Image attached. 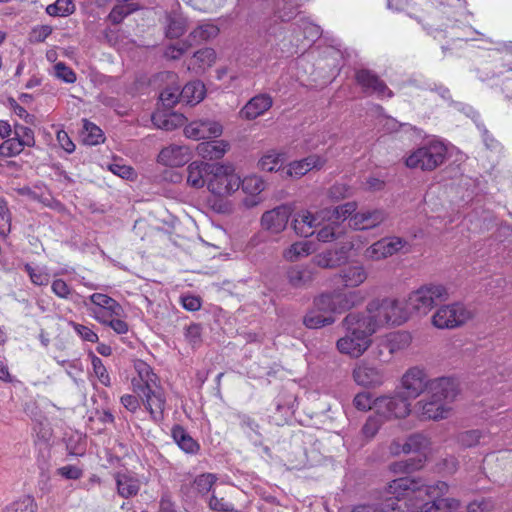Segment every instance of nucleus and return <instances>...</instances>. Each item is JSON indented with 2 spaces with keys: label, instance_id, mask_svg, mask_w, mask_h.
Instances as JSON below:
<instances>
[{
  "label": "nucleus",
  "instance_id": "39",
  "mask_svg": "<svg viewBox=\"0 0 512 512\" xmlns=\"http://www.w3.org/2000/svg\"><path fill=\"white\" fill-rule=\"evenodd\" d=\"M315 250L316 248L312 241H297L283 251V258L288 262H296L301 258L309 256Z\"/></svg>",
  "mask_w": 512,
  "mask_h": 512
},
{
  "label": "nucleus",
  "instance_id": "57",
  "mask_svg": "<svg viewBox=\"0 0 512 512\" xmlns=\"http://www.w3.org/2000/svg\"><path fill=\"white\" fill-rule=\"evenodd\" d=\"M364 256L366 259L371 261H378L387 257L392 256L389 250L386 248L383 239L373 243L369 246L365 252Z\"/></svg>",
  "mask_w": 512,
  "mask_h": 512
},
{
  "label": "nucleus",
  "instance_id": "40",
  "mask_svg": "<svg viewBox=\"0 0 512 512\" xmlns=\"http://www.w3.org/2000/svg\"><path fill=\"white\" fill-rule=\"evenodd\" d=\"M405 454L418 453L424 461L426 453L430 450V440L422 434H413L403 443Z\"/></svg>",
  "mask_w": 512,
  "mask_h": 512
},
{
  "label": "nucleus",
  "instance_id": "43",
  "mask_svg": "<svg viewBox=\"0 0 512 512\" xmlns=\"http://www.w3.org/2000/svg\"><path fill=\"white\" fill-rule=\"evenodd\" d=\"M180 95H182V102L188 105H195L204 99L206 89L202 82L192 81L182 88Z\"/></svg>",
  "mask_w": 512,
  "mask_h": 512
},
{
  "label": "nucleus",
  "instance_id": "51",
  "mask_svg": "<svg viewBox=\"0 0 512 512\" xmlns=\"http://www.w3.org/2000/svg\"><path fill=\"white\" fill-rule=\"evenodd\" d=\"M493 44L492 50L498 52L501 55V61L503 67L507 71H512V42L511 41H497L491 42Z\"/></svg>",
  "mask_w": 512,
  "mask_h": 512
},
{
  "label": "nucleus",
  "instance_id": "63",
  "mask_svg": "<svg viewBox=\"0 0 512 512\" xmlns=\"http://www.w3.org/2000/svg\"><path fill=\"white\" fill-rule=\"evenodd\" d=\"M53 70V75L65 83L71 84L74 83L77 79L75 72L64 62L56 63L53 67Z\"/></svg>",
  "mask_w": 512,
  "mask_h": 512
},
{
  "label": "nucleus",
  "instance_id": "41",
  "mask_svg": "<svg viewBox=\"0 0 512 512\" xmlns=\"http://www.w3.org/2000/svg\"><path fill=\"white\" fill-rule=\"evenodd\" d=\"M216 52L212 48H203L193 55L191 66L196 73L205 72L216 62Z\"/></svg>",
  "mask_w": 512,
  "mask_h": 512
},
{
  "label": "nucleus",
  "instance_id": "56",
  "mask_svg": "<svg viewBox=\"0 0 512 512\" xmlns=\"http://www.w3.org/2000/svg\"><path fill=\"white\" fill-rule=\"evenodd\" d=\"M240 186L246 194L257 195L265 189V182L256 175H250L241 180Z\"/></svg>",
  "mask_w": 512,
  "mask_h": 512
},
{
  "label": "nucleus",
  "instance_id": "45",
  "mask_svg": "<svg viewBox=\"0 0 512 512\" xmlns=\"http://www.w3.org/2000/svg\"><path fill=\"white\" fill-rule=\"evenodd\" d=\"M88 301L89 303L85 301L84 304L87 307L89 314H92L93 311H100L102 309L114 311L111 306L117 302L114 298L103 293H93L88 297Z\"/></svg>",
  "mask_w": 512,
  "mask_h": 512
},
{
  "label": "nucleus",
  "instance_id": "21",
  "mask_svg": "<svg viewBox=\"0 0 512 512\" xmlns=\"http://www.w3.org/2000/svg\"><path fill=\"white\" fill-rule=\"evenodd\" d=\"M356 81L364 92L376 95L378 98H391L393 92L376 74L370 70L362 69L356 73Z\"/></svg>",
  "mask_w": 512,
  "mask_h": 512
},
{
  "label": "nucleus",
  "instance_id": "38",
  "mask_svg": "<svg viewBox=\"0 0 512 512\" xmlns=\"http://www.w3.org/2000/svg\"><path fill=\"white\" fill-rule=\"evenodd\" d=\"M171 435L178 447L187 454H196L200 445L194 440L188 432L180 425L173 426Z\"/></svg>",
  "mask_w": 512,
  "mask_h": 512
},
{
  "label": "nucleus",
  "instance_id": "19",
  "mask_svg": "<svg viewBox=\"0 0 512 512\" xmlns=\"http://www.w3.org/2000/svg\"><path fill=\"white\" fill-rule=\"evenodd\" d=\"M324 221L320 216V211L312 213L304 209L294 214L291 227L297 236L307 238L312 236L315 233V229Z\"/></svg>",
  "mask_w": 512,
  "mask_h": 512
},
{
  "label": "nucleus",
  "instance_id": "4",
  "mask_svg": "<svg viewBox=\"0 0 512 512\" xmlns=\"http://www.w3.org/2000/svg\"><path fill=\"white\" fill-rule=\"evenodd\" d=\"M342 324L346 334L337 341V349L342 354L355 358L360 357L371 345L373 334L365 326H362L357 313H349L343 319Z\"/></svg>",
  "mask_w": 512,
  "mask_h": 512
},
{
  "label": "nucleus",
  "instance_id": "20",
  "mask_svg": "<svg viewBox=\"0 0 512 512\" xmlns=\"http://www.w3.org/2000/svg\"><path fill=\"white\" fill-rule=\"evenodd\" d=\"M138 394L142 395L144 406L149 411L151 418L155 422H161L164 419L166 407V397L163 389L157 385Z\"/></svg>",
  "mask_w": 512,
  "mask_h": 512
},
{
  "label": "nucleus",
  "instance_id": "47",
  "mask_svg": "<svg viewBox=\"0 0 512 512\" xmlns=\"http://www.w3.org/2000/svg\"><path fill=\"white\" fill-rule=\"evenodd\" d=\"M284 160V154L270 150L260 158L258 166L261 170L272 172L277 170L283 164Z\"/></svg>",
  "mask_w": 512,
  "mask_h": 512
},
{
  "label": "nucleus",
  "instance_id": "26",
  "mask_svg": "<svg viewBox=\"0 0 512 512\" xmlns=\"http://www.w3.org/2000/svg\"><path fill=\"white\" fill-rule=\"evenodd\" d=\"M214 163L193 161L187 167V184L196 189L207 186Z\"/></svg>",
  "mask_w": 512,
  "mask_h": 512
},
{
  "label": "nucleus",
  "instance_id": "27",
  "mask_svg": "<svg viewBox=\"0 0 512 512\" xmlns=\"http://www.w3.org/2000/svg\"><path fill=\"white\" fill-rule=\"evenodd\" d=\"M273 100L268 94H258L251 98L240 110V117L254 120L271 108Z\"/></svg>",
  "mask_w": 512,
  "mask_h": 512
},
{
  "label": "nucleus",
  "instance_id": "10",
  "mask_svg": "<svg viewBox=\"0 0 512 512\" xmlns=\"http://www.w3.org/2000/svg\"><path fill=\"white\" fill-rule=\"evenodd\" d=\"M374 410L386 419L404 418L410 413V402L400 393L383 395L374 400Z\"/></svg>",
  "mask_w": 512,
  "mask_h": 512
},
{
  "label": "nucleus",
  "instance_id": "50",
  "mask_svg": "<svg viewBox=\"0 0 512 512\" xmlns=\"http://www.w3.org/2000/svg\"><path fill=\"white\" fill-rule=\"evenodd\" d=\"M37 504L32 496H23L6 506L2 512H36Z\"/></svg>",
  "mask_w": 512,
  "mask_h": 512
},
{
  "label": "nucleus",
  "instance_id": "23",
  "mask_svg": "<svg viewBox=\"0 0 512 512\" xmlns=\"http://www.w3.org/2000/svg\"><path fill=\"white\" fill-rule=\"evenodd\" d=\"M134 369L137 376L131 380V385L135 393H140L143 390L158 385V377L153 372L152 368L142 360H136L134 362Z\"/></svg>",
  "mask_w": 512,
  "mask_h": 512
},
{
  "label": "nucleus",
  "instance_id": "46",
  "mask_svg": "<svg viewBox=\"0 0 512 512\" xmlns=\"http://www.w3.org/2000/svg\"><path fill=\"white\" fill-rule=\"evenodd\" d=\"M322 311L316 310L309 312L304 318V324L310 329H317L335 322L334 316L329 313L328 315L321 314Z\"/></svg>",
  "mask_w": 512,
  "mask_h": 512
},
{
  "label": "nucleus",
  "instance_id": "13",
  "mask_svg": "<svg viewBox=\"0 0 512 512\" xmlns=\"http://www.w3.org/2000/svg\"><path fill=\"white\" fill-rule=\"evenodd\" d=\"M470 318V312L461 303L441 306L433 315L432 323L439 329L454 328Z\"/></svg>",
  "mask_w": 512,
  "mask_h": 512
},
{
  "label": "nucleus",
  "instance_id": "24",
  "mask_svg": "<svg viewBox=\"0 0 512 512\" xmlns=\"http://www.w3.org/2000/svg\"><path fill=\"white\" fill-rule=\"evenodd\" d=\"M191 157L189 147L185 145H169L163 148L158 155V162L170 167H179L186 164Z\"/></svg>",
  "mask_w": 512,
  "mask_h": 512
},
{
  "label": "nucleus",
  "instance_id": "18",
  "mask_svg": "<svg viewBox=\"0 0 512 512\" xmlns=\"http://www.w3.org/2000/svg\"><path fill=\"white\" fill-rule=\"evenodd\" d=\"M223 133V126L220 122L212 119H199L190 122L184 128L187 138L193 140L218 138Z\"/></svg>",
  "mask_w": 512,
  "mask_h": 512
},
{
  "label": "nucleus",
  "instance_id": "15",
  "mask_svg": "<svg viewBox=\"0 0 512 512\" xmlns=\"http://www.w3.org/2000/svg\"><path fill=\"white\" fill-rule=\"evenodd\" d=\"M290 42L293 46L299 47L306 40L307 45L318 39L322 33L321 28L313 23L308 17L299 14L298 19L292 24Z\"/></svg>",
  "mask_w": 512,
  "mask_h": 512
},
{
  "label": "nucleus",
  "instance_id": "28",
  "mask_svg": "<svg viewBox=\"0 0 512 512\" xmlns=\"http://www.w3.org/2000/svg\"><path fill=\"white\" fill-rule=\"evenodd\" d=\"M114 478L119 496L128 499L138 494L141 488V481L135 473L121 471L117 472Z\"/></svg>",
  "mask_w": 512,
  "mask_h": 512
},
{
  "label": "nucleus",
  "instance_id": "64",
  "mask_svg": "<svg viewBox=\"0 0 512 512\" xmlns=\"http://www.w3.org/2000/svg\"><path fill=\"white\" fill-rule=\"evenodd\" d=\"M216 480L217 477L215 474L203 473L195 478L194 485L199 493L206 494L211 490Z\"/></svg>",
  "mask_w": 512,
  "mask_h": 512
},
{
  "label": "nucleus",
  "instance_id": "16",
  "mask_svg": "<svg viewBox=\"0 0 512 512\" xmlns=\"http://www.w3.org/2000/svg\"><path fill=\"white\" fill-rule=\"evenodd\" d=\"M292 213L293 207L291 205H279L272 210L263 213L261 217V225L263 229L270 233L279 234L285 230Z\"/></svg>",
  "mask_w": 512,
  "mask_h": 512
},
{
  "label": "nucleus",
  "instance_id": "61",
  "mask_svg": "<svg viewBox=\"0 0 512 512\" xmlns=\"http://www.w3.org/2000/svg\"><path fill=\"white\" fill-rule=\"evenodd\" d=\"M179 86H168L160 93V100L166 107H172L177 102L182 101Z\"/></svg>",
  "mask_w": 512,
  "mask_h": 512
},
{
  "label": "nucleus",
  "instance_id": "11",
  "mask_svg": "<svg viewBox=\"0 0 512 512\" xmlns=\"http://www.w3.org/2000/svg\"><path fill=\"white\" fill-rule=\"evenodd\" d=\"M308 1L309 0H282V4L278 6L274 18H269L263 22L262 28L265 33L275 38L279 37L282 34L283 28L277 22V19L282 22L294 19L300 14L298 9Z\"/></svg>",
  "mask_w": 512,
  "mask_h": 512
},
{
  "label": "nucleus",
  "instance_id": "25",
  "mask_svg": "<svg viewBox=\"0 0 512 512\" xmlns=\"http://www.w3.org/2000/svg\"><path fill=\"white\" fill-rule=\"evenodd\" d=\"M386 219L382 209L367 210L355 213L349 219V226L355 230H367L381 224Z\"/></svg>",
  "mask_w": 512,
  "mask_h": 512
},
{
  "label": "nucleus",
  "instance_id": "22",
  "mask_svg": "<svg viewBox=\"0 0 512 512\" xmlns=\"http://www.w3.org/2000/svg\"><path fill=\"white\" fill-rule=\"evenodd\" d=\"M353 379L360 386L376 387L384 382V373L380 368L362 362L354 368Z\"/></svg>",
  "mask_w": 512,
  "mask_h": 512
},
{
  "label": "nucleus",
  "instance_id": "9",
  "mask_svg": "<svg viewBox=\"0 0 512 512\" xmlns=\"http://www.w3.org/2000/svg\"><path fill=\"white\" fill-rule=\"evenodd\" d=\"M448 290L442 284H427L412 291L407 299V305L415 312L426 315L438 303L448 299Z\"/></svg>",
  "mask_w": 512,
  "mask_h": 512
},
{
  "label": "nucleus",
  "instance_id": "37",
  "mask_svg": "<svg viewBox=\"0 0 512 512\" xmlns=\"http://www.w3.org/2000/svg\"><path fill=\"white\" fill-rule=\"evenodd\" d=\"M432 5H437V8L442 11V14H447V20L451 21V16H458L460 18L468 16L469 13L466 9V0H428Z\"/></svg>",
  "mask_w": 512,
  "mask_h": 512
},
{
  "label": "nucleus",
  "instance_id": "58",
  "mask_svg": "<svg viewBox=\"0 0 512 512\" xmlns=\"http://www.w3.org/2000/svg\"><path fill=\"white\" fill-rule=\"evenodd\" d=\"M102 38L108 45L117 49L122 48L126 43H128V41H126L127 37L124 36L123 32L113 28L104 29L102 32Z\"/></svg>",
  "mask_w": 512,
  "mask_h": 512
},
{
  "label": "nucleus",
  "instance_id": "7",
  "mask_svg": "<svg viewBox=\"0 0 512 512\" xmlns=\"http://www.w3.org/2000/svg\"><path fill=\"white\" fill-rule=\"evenodd\" d=\"M240 183L233 165L214 163L206 188L214 197L225 198L236 192Z\"/></svg>",
  "mask_w": 512,
  "mask_h": 512
},
{
  "label": "nucleus",
  "instance_id": "30",
  "mask_svg": "<svg viewBox=\"0 0 512 512\" xmlns=\"http://www.w3.org/2000/svg\"><path fill=\"white\" fill-rule=\"evenodd\" d=\"M288 283L293 288H305L315 278V270L310 265H294L286 272Z\"/></svg>",
  "mask_w": 512,
  "mask_h": 512
},
{
  "label": "nucleus",
  "instance_id": "42",
  "mask_svg": "<svg viewBox=\"0 0 512 512\" xmlns=\"http://www.w3.org/2000/svg\"><path fill=\"white\" fill-rule=\"evenodd\" d=\"M219 34V28L213 23H201L191 31L188 36L190 45H197L215 38Z\"/></svg>",
  "mask_w": 512,
  "mask_h": 512
},
{
  "label": "nucleus",
  "instance_id": "17",
  "mask_svg": "<svg viewBox=\"0 0 512 512\" xmlns=\"http://www.w3.org/2000/svg\"><path fill=\"white\" fill-rule=\"evenodd\" d=\"M431 381L423 369L412 367L402 376L401 385L408 397L417 398L424 391H429Z\"/></svg>",
  "mask_w": 512,
  "mask_h": 512
},
{
  "label": "nucleus",
  "instance_id": "44",
  "mask_svg": "<svg viewBox=\"0 0 512 512\" xmlns=\"http://www.w3.org/2000/svg\"><path fill=\"white\" fill-rule=\"evenodd\" d=\"M187 27L186 18L180 13H171L167 16L166 36L178 38L184 34Z\"/></svg>",
  "mask_w": 512,
  "mask_h": 512
},
{
  "label": "nucleus",
  "instance_id": "55",
  "mask_svg": "<svg viewBox=\"0 0 512 512\" xmlns=\"http://www.w3.org/2000/svg\"><path fill=\"white\" fill-rule=\"evenodd\" d=\"M111 307L114 309V311L102 309L100 311H93V313L89 315L98 323L106 325L109 320L113 319L114 317L123 316L124 314V310L118 302H115Z\"/></svg>",
  "mask_w": 512,
  "mask_h": 512
},
{
  "label": "nucleus",
  "instance_id": "60",
  "mask_svg": "<svg viewBox=\"0 0 512 512\" xmlns=\"http://www.w3.org/2000/svg\"><path fill=\"white\" fill-rule=\"evenodd\" d=\"M335 254L332 250L323 251L312 258V263L320 268H334L338 265Z\"/></svg>",
  "mask_w": 512,
  "mask_h": 512
},
{
  "label": "nucleus",
  "instance_id": "54",
  "mask_svg": "<svg viewBox=\"0 0 512 512\" xmlns=\"http://www.w3.org/2000/svg\"><path fill=\"white\" fill-rule=\"evenodd\" d=\"M135 10L136 7L134 4L121 1V3L114 6V8L111 10V12L108 15V19L113 24H119L124 20L125 17L130 15Z\"/></svg>",
  "mask_w": 512,
  "mask_h": 512
},
{
  "label": "nucleus",
  "instance_id": "48",
  "mask_svg": "<svg viewBox=\"0 0 512 512\" xmlns=\"http://www.w3.org/2000/svg\"><path fill=\"white\" fill-rule=\"evenodd\" d=\"M74 11L75 5L72 0H56L46 7V13L54 17H66Z\"/></svg>",
  "mask_w": 512,
  "mask_h": 512
},
{
  "label": "nucleus",
  "instance_id": "5",
  "mask_svg": "<svg viewBox=\"0 0 512 512\" xmlns=\"http://www.w3.org/2000/svg\"><path fill=\"white\" fill-rule=\"evenodd\" d=\"M448 143L432 138L413 150L405 159V165L410 169L432 171L440 166L446 159Z\"/></svg>",
  "mask_w": 512,
  "mask_h": 512
},
{
  "label": "nucleus",
  "instance_id": "12",
  "mask_svg": "<svg viewBox=\"0 0 512 512\" xmlns=\"http://www.w3.org/2000/svg\"><path fill=\"white\" fill-rule=\"evenodd\" d=\"M412 341L410 333L406 331L390 332L376 339V356L382 361H388L393 354L409 347Z\"/></svg>",
  "mask_w": 512,
  "mask_h": 512
},
{
  "label": "nucleus",
  "instance_id": "62",
  "mask_svg": "<svg viewBox=\"0 0 512 512\" xmlns=\"http://www.w3.org/2000/svg\"><path fill=\"white\" fill-rule=\"evenodd\" d=\"M184 337L187 343L192 347L196 348L202 343V327L200 324H190L186 327Z\"/></svg>",
  "mask_w": 512,
  "mask_h": 512
},
{
  "label": "nucleus",
  "instance_id": "59",
  "mask_svg": "<svg viewBox=\"0 0 512 512\" xmlns=\"http://www.w3.org/2000/svg\"><path fill=\"white\" fill-rule=\"evenodd\" d=\"M383 241L391 255H394L398 252L408 253L411 250L410 243L401 237H385L383 238Z\"/></svg>",
  "mask_w": 512,
  "mask_h": 512
},
{
  "label": "nucleus",
  "instance_id": "49",
  "mask_svg": "<svg viewBox=\"0 0 512 512\" xmlns=\"http://www.w3.org/2000/svg\"><path fill=\"white\" fill-rule=\"evenodd\" d=\"M83 142L87 145H98L104 141L102 130L95 124L85 121L82 132Z\"/></svg>",
  "mask_w": 512,
  "mask_h": 512
},
{
  "label": "nucleus",
  "instance_id": "1",
  "mask_svg": "<svg viewBox=\"0 0 512 512\" xmlns=\"http://www.w3.org/2000/svg\"><path fill=\"white\" fill-rule=\"evenodd\" d=\"M387 7L391 10L406 12L435 39L474 41L478 40L477 36L481 35L458 16H451V21H448L447 14H442L437 5H432L428 0H421L420 3L413 4H410L408 0H387Z\"/></svg>",
  "mask_w": 512,
  "mask_h": 512
},
{
  "label": "nucleus",
  "instance_id": "53",
  "mask_svg": "<svg viewBox=\"0 0 512 512\" xmlns=\"http://www.w3.org/2000/svg\"><path fill=\"white\" fill-rule=\"evenodd\" d=\"M424 460L422 458L418 459H407L402 461L394 462L390 465L391 472L395 474H404L410 473L420 469L423 466Z\"/></svg>",
  "mask_w": 512,
  "mask_h": 512
},
{
  "label": "nucleus",
  "instance_id": "32",
  "mask_svg": "<svg viewBox=\"0 0 512 512\" xmlns=\"http://www.w3.org/2000/svg\"><path fill=\"white\" fill-rule=\"evenodd\" d=\"M357 209L356 202H347L343 205L334 208H325L320 210V216L322 220L332 222L336 226L339 222L349 220Z\"/></svg>",
  "mask_w": 512,
  "mask_h": 512
},
{
  "label": "nucleus",
  "instance_id": "14",
  "mask_svg": "<svg viewBox=\"0 0 512 512\" xmlns=\"http://www.w3.org/2000/svg\"><path fill=\"white\" fill-rule=\"evenodd\" d=\"M356 313L362 326L372 334L382 328H388L384 299H374L367 304L365 311Z\"/></svg>",
  "mask_w": 512,
  "mask_h": 512
},
{
  "label": "nucleus",
  "instance_id": "35",
  "mask_svg": "<svg viewBox=\"0 0 512 512\" xmlns=\"http://www.w3.org/2000/svg\"><path fill=\"white\" fill-rule=\"evenodd\" d=\"M152 122L159 129L171 131L183 126L186 118L180 113L158 111L152 115Z\"/></svg>",
  "mask_w": 512,
  "mask_h": 512
},
{
  "label": "nucleus",
  "instance_id": "52",
  "mask_svg": "<svg viewBox=\"0 0 512 512\" xmlns=\"http://www.w3.org/2000/svg\"><path fill=\"white\" fill-rule=\"evenodd\" d=\"M24 269L29 275L30 280L33 284L38 286H44L49 283L50 275L48 273V269L46 266L33 267L30 264H25Z\"/></svg>",
  "mask_w": 512,
  "mask_h": 512
},
{
  "label": "nucleus",
  "instance_id": "34",
  "mask_svg": "<svg viewBox=\"0 0 512 512\" xmlns=\"http://www.w3.org/2000/svg\"><path fill=\"white\" fill-rule=\"evenodd\" d=\"M229 144L225 140L201 142L197 145V154L203 159L218 160L228 151Z\"/></svg>",
  "mask_w": 512,
  "mask_h": 512
},
{
  "label": "nucleus",
  "instance_id": "29",
  "mask_svg": "<svg viewBox=\"0 0 512 512\" xmlns=\"http://www.w3.org/2000/svg\"><path fill=\"white\" fill-rule=\"evenodd\" d=\"M326 159L319 155H310L304 159L291 162L286 169V174L290 177L300 178L313 169H320L325 164Z\"/></svg>",
  "mask_w": 512,
  "mask_h": 512
},
{
  "label": "nucleus",
  "instance_id": "36",
  "mask_svg": "<svg viewBox=\"0 0 512 512\" xmlns=\"http://www.w3.org/2000/svg\"><path fill=\"white\" fill-rule=\"evenodd\" d=\"M339 277L344 286L355 288L365 282L367 272L363 265H350L340 271Z\"/></svg>",
  "mask_w": 512,
  "mask_h": 512
},
{
  "label": "nucleus",
  "instance_id": "6",
  "mask_svg": "<svg viewBox=\"0 0 512 512\" xmlns=\"http://www.w3.org/2000/svg\"><path fill=\"white\" fill-rule=\"evenodd\" d=\"M0 138L4 141L0 144V157H15L25 147L35 145L34 131L24 125L15 124L12 128L7 120H0Z\"/></svg>",
  "mask_w": 512,
  "mask_h": 512
},
{
  "label": "nucleus",
  "instance_id": "2",
  "mask_svg": "<svg viewBox=\"0 0 512 512\" xmlns=\"http://www.w3.org/2000/svg\"><path fill=\"white\" fill-rule=\"evenodd\" d=\"M449 486L444 481H438L431 485H425L420 478L402 477L392 480L387 487V493L396 499H402L410 493H425L430 499L411 509V512H441L444 508L450 510L460 505L454 498L444 497Z\"/></svg>",
  "mask_w": 512,
  "mask_h": 512
},
{
  "label": "nucleus",
  "instance_id": "33",
  "mask_svg": "<svg viewBox=\"0 0 512 512\" xmlns=\"http://www.w3.org/2000/svg\"><path fill=\"white\" fill-rule=\"evenodd\" d=\"M357 209L356 202H347L343 205L334 208H325L320 210V216L322 220L332 222L336 226L339 222L349 220Z\"/></svg>",
  "mask_w": 512,
  "mask_h": 512
},
{
  "label": "nucleus",
  "instance_id": "8",
  "mask_svg": "<svg viewBox=\"0 0 512 512\" xmlns=\"http://www.w3.org/2000/svg\"><path fill=\"white\" fill-rule=\"evenodd\" d=\"M365 299V295L360 290L344 292L334 290L322 293L314 300V306L320 311L326 313H343L355 306L360 305Z\"/></svg>",
  "mask_w": 512,
  "mask_h": 512
},
{
  "label": "nucleus",
  "instance_id": "31",
  "mask_svg": "<svg viewBox=\"0 0 512 512\" xmlns=\"http://www.w3.org/2000/svg\"><path fill=\"white\" fill-rule=\"evenodd\" d=\"M385 310L388 319V328L401 326L409 319V312L405 304L396 298H384Z\"/></svg>",
  "mask_w": 512,
  "mask_h": 512
},
{
  "label": "nucleus",
  "instance_id": "3",
  "mask_svg": "<svg viewBox=\"0 0 512 512\" xmlns=\"http://www.w3.org/2000/svg\"><path fill=\"white\" fill-rule=\"evenodd\" d=\"M458 392V385L452 377H438L432 379L428 397L417 402L418 416L423 420H442L448 417L449 403L454 400Z\"/></svg>",
  "mask_w": 512,
  "mask_h": 512
}]
</instances>
